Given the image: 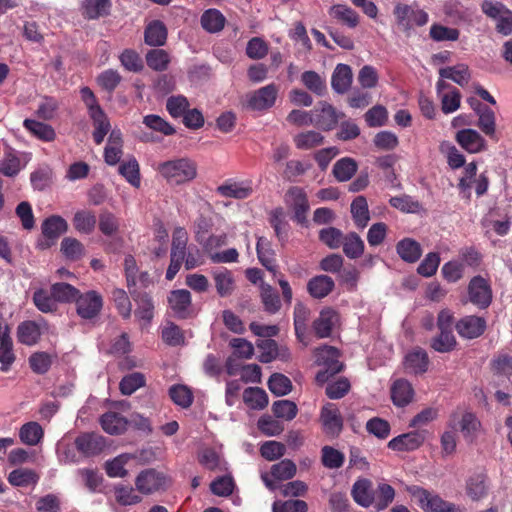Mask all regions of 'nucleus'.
<instances>
[{"label": "nucleus", "mask_w": 512, "mask_h": 512, "mask_svg": "<svg viewBox=\"0 0 512 512\" xmlns=\"http://www.w3.org/2000/svg\"><path fill=\"white\" fill-rule=\"evenodd\" d=\"M301 81L307 89L317 95H322L325 92V80L315 71H305L302 73Z\"/></svg>", "instance_id": "e2e57ef3"}, {"label": "nucleus", "mask_w": 512, "mask_h": 512, "mask_svg": "<svg viewBox=\"0 0 512 512\" xmlns=\"http://www.w3.org/2000/svg\"><path fill=\"white\" fill-rule=\"evenodd\" d=\"M67 230L68 223L63 217L59 215L47 217L41 224L43 238L38 241V247L42 250L52 247Z\"/></svg>", "instance_id": "20e7f679"}, {"label": "nucleus", "mask_w": 512, "mask_h": 512, "mask_svg": "<svg viewBox=\"0 0 512 512\" xmlns=\"http://www.w3.org/2000/svg\"><path fill=\"white\" fill-rule=\"evenodd\" d=\"M456 140L469 153H478L486 149L485 139L473 129H463L457 132Z\"/></svg>", "instance_id": "a211bd4d"}, {"label": "nucleus", "mask_w": 512, "mask_h": 512, "mask_svg": "<svg viewBox=\"0 0 512 512\" xmlns=\"http://www.w3.org/2000/svg\"><path fill=\"white\" fill-rule=\"evenodd\" d=\"M77 314L82 319H93L101 311L103 307L102 296L94 290L85 293H79L75 298Z\"/></svg>", "instance_id": "39448f33"}, {"label": "nucleus", "mask_w": 512, "mask_h": 512, "mask_svg": "<svg viewBox=\"0 0 512 512\" xmlns=\"http://www.w3.org/2000/svg\"><path fill=\"white\" fill-rule=\"evenodd\" d=\"M62 254L70 260H78L84 255V246L83 244L73 237H65L61 241Z\"/></svg>", "instance_id": "6e6d98bb"}, {"label": "nucleus", "mask_w": 512, "mask_h": 512, "mask_svg": "<svg viewBox=\"0 0 512 512\" xmlns=\"http://www.w3.org/2000/svg\"><path fill=\"white\" fill-rule=\"evenodd\" d=\"M188 235L184 228H176L173 233L171 257L184 260Z\"/></svg>", "instance_id": "052dcab7"}, {"label": "nucleus", "mask_w": 512, "mask_h": 512, "mask_svg": "<svg viewBox=\"0 0 512 512\" xmlns=\"http://www.w3.org/2000/svg\"><path fill=\"white\" fill-rule=\"evenodd\" d=\"M269 390L276 396H284L292 389V383L288 377L280 373H274L268 381Z\"/></svg>", "instance_id": "680f3d73"}, {"label": "nucleus", "mask_w": 512, "mask_h": 512, "mask_svg": "<svg viewBox=\"0 0 512 512\" xmlns=\"http://www.w3.org/2000/svg\"><path fill=\"white\" fill-rule=\"evenodd\" d=\"M486 321L478 316H466L456 323V330L462 338L474 339L483 334Z\"/></svg>", "instance_id": "f3484780"}, {"label": "nucleus", "mask_w": 512, "mask_h": 512, "mask_svg": "<svg viewBox=\"0 0 512 512\" xmlns=\"http://www.w3.org/2000/svg\"><path fill=\"white\" fill-rule=\"evenodd\" d=\"M320 421L323 431L329 436H338L342 430V417L337 406L333 403H326L322 407L320 413Z\"/></svg>", "instance_id": "9b49d317"}, {"label": "nucleus", "mask_w": 512, "mask_h": 512, "mask_svg": "<svg viewBox=\"0 0 512 512\" xmlns=\"http://www.w3.org/2000/svg\"><path fill=\"white\" fill-rule=\"evenodd\" d=\"M167 39V29L163 22L154 20L145 29V43L150 46H162Z\"/></svg>", "instance_id": "2f4dec72"}, {"label": "nucleus", "mask_w": 512, "mask_h": 512, "mask_svg": "<svg viewBox=\"0 0 512 512\" xmlns=\"http://www.w3.org/2000/svg\"><path fill=\"white\" fill-rule=\"evenodd\" d=\"M189 106L188 99L183 95L170 96L166 101V109L173 118L182 117Z\"/></svg>", "instance_id": "69168bd1"}, {"label": "nucleus", "mask_w": 512, "mask_h": 512, "mask_svg": "<svg viewBox=\"0 0 512 512\" xmlns=\"http://www.w3.org/2000/svg\"><path fill=\"white\" fill-rule=\"evenodd\" d=\"M322 452V464L329 469H338L340 468L345 460V456L339 450L331 447L324 446L321 450Z\"/></svg>", "instance_id": "0e129e2a"}, {"label": "nucleus", "mask_w": 512, "mask_h": 512, "mask_svg": "<svg viewBox=\"0 0 512 512\" xmlns=\"http://www.w3.org/2000/svg\"><path fill=\"white\" fill-rule=\"evenodd\" d=\"M156 171L172 185H181L197 176L196 163L187 157L176 158L159 163Z\"/></svg>", "instance_id": "f257e3e1"}, {"label": "nucleus", "mask_w": 512, "mask_h": 512, "mask_svg": "<svg viewBox=\"0 0 512 512\" xmlns=\"http://www.w3.org/2000/svg\"><path fill=\"white\" fill-rule=\"evenodd\" d=\"M257 255L261 264L266 267L269 271L276 275V266L274 259V251L271 248L270 242L264 238L259 237L257 241Z\"/></svg>", "instance_id": "ea45409f"}, {"label": "nucleus", "mask_w": 512, "mask_h": 512, "mask_svg": "<svg viewBox=\"0 0 512 512\" xmlns=\"http://www.w3.org/2000/svg\"><path fill=\"white\" fill-rule=\"evenodd\" d=\"M122 147V134L118 130H112L104 151V159L108 165H116L120 161L123 155Z\"/></svg>", "instance_id": "5701e85b"}, {"label": "nucleus", "mask_w": 512, "mask_h": 512, "mask_svg": "<svg viewBox=\"0 0 512 512\" xmlns=\"http://www.w3.org/2000/svg\"><path fill=\"white\" fill-rule=\"evenodd\" d=\"M20 440L26 445H36L43 437V429L37 422L24 424L19 431Z\"/></svg>", "instance_id": "49530a36"}, {"label": "nucleus", "mask_w": 512, "mask_h": 512, "mask_svg": "<svg viewBox=\"0 0 512 512\" xmlns=\"http://www.w3.org/2000/svg\"><path fill=\"white\" fill-rule=\"evenodd\" d=\"M436 90L443 113L450 114L459 109L461 94L456 88L451 87L444 80H439L436 84Z\"/></svg>", "instance_id": "f8f14e48"}, {"label": "nucleus", "mask_w": 512, "mask_h": 512, "mask_svg": "<svg viewBox=\"0 0 512 512\" xmlns=\"http://www.w3.org/2000/svg\"><path fill=\"white\" fill-rule=\"evenodd\" d=\"M168 302L173 312L181 317H186L191 305V294L188 290L180 289L170 293Z\"/></svg>", "instance_id": "a878e982"}, {"label": "nucleus", "mask_w": 512, "mask_h": 512, "mask_svg": "<svg viewBox=\"0 0 512 512\" xmlns=\"http://www.w3.org/2000/svg\"><path fill=\"white\" fill-rule=\"evenodd\" d=\"M352 83V71L348 65L338 64L332 74L331 85L337 93L346 92Z\"/></svg>", "instance_id": "c85d7f7f"}, {"label": "nucleus", "mask_w": 512, "mask_h": 512, "mask_svg": "<svg viewBox=\"0 0 512 512\" xmlns=\"http://www.w3.org/2000/svg\"><path fill=\"white\" fill-rule=\"evenodd\" d=\"M169 395L176 405L183 408L189 407L193 401L192 391L185 385H173L169 389Z\"/></svg>", "instance_id": "bf43d9fd"}, {"label": "nucleus", "mask_w": 512, "mask_h": 512, "mask_svg": "<svg viewBox=\"0 0 512 512\" xmlns=\"http://www.w3.org/2000/svg\"><path fill=\"white\" fill-rule=\"evenodd\" d=\"M440 80L450 79L460 86H465L470 80V72L465 64H458L452 67H444L439 70Z\"/></svg>", "instance_id": "72a5a7b5"}, {"label": "nucleus", "mask_w": 512, "mask_h": 512, "mask_svg": "<svg viewBox=\"0 0 512 512\" xmlns=\"http://www.w3.org/2000/svg\"><path fill=\"white\" fill-rule=\"evenodd\" d=\"M27 161L26 157L22 158L16 151L8 149L0 160V172L7 177H13L25 167Z\"/></svg>", "instance_id": "412c9836"}, {"label": "nucleus", "mask_w": 512, "mask_h": 512, "mask_svg": "<svg viewBox=\"0 0 512 512\" xmlns=\"http://www.w3.org/2000/svg\"><path fill=\"white\" fill-rule=\"evenodd\" d=\"M18 340L25 345H34L40 338V328L33 321L23 322L18 326Z\"/></svg>", "instance_id": "a18cd8bd"}, {"label": "nucleus", "mask_w": 512, "mask_h": 512, "mask_svg": "<svg viewBox=\"0 0 512 512\" xmlns=\"http://www.w3.org/2000/svg\"><path fill=\"white\" fill-rule=\"evenodd\" d=\"M475 112L479 117L478 127L481 129L483 133L490 137H493L495 135L496 128L494 112L490 108L482 104H478V106L475 108Z\"/></svg>", "instance_id": "58836bf2"}, {"label": "nucleus", "mask_w": 512, "mask_h": 512, "mask_svg": "<svg viewBox=\"0 0 512 512\" xmlns=\"http://www.w3.org/2000/svg\"><path fill=\"white\" fill-rule=\"evenodd\" d=\"M78 290L72 285L67 283H55L51 287V293L57 302H70L75 301L78 295Z\"/></svg>", "instance_id": "338daca9"}, {"label": "nucleus", "mask_w": 512, "mask_h": 512, "mask_svg": "<svg viewBox=\"0 0 512 512\" xmlns=\"http://www.w3.org/2000/svg\"><path fill=\"white\" fill-rule=\"evenodd\" d=\"M216 193L226 198L246 199L253 193V183L251 180L227 179L216 188Z\"/></svg>", "instance_id": "9d476101"}, {"label": "nucleus", "mask_w": 512, "mask_h": 512, "mask_svg": "<svg viewBox=\"0 0 512 512\" xmlns=\"http://www.w3.org/2000/svg\"><path fill=\"white\" fill-rule=\"evenodd\" d=\"M339 119L337 111L328 103L320 102L313 109V125L322 130H332Z\"/></svg>", "instance_id": "4468645a"}, {"label": "nucleus", "mask_w": 512, "mask_h": 512, "mask_svg": "<svg viewBox=\"0 0 512 512\" xmlns=\"http://www.w3.org/2000/svg\"><path fill=\"white\" fill-rule=\"evenodd\" d=\"M407 491L424 512H461L454 504L443 500L438 494L419 486H410Z\"/></svg>", "instance_id": "f03ea898"}, {"label": "nucleus", "mask_w": 512, "mask_h": 512, "mask_svg": "<svg viewBox=\"0 0 512 512\" xmlns=\"http://www.w3.org/2000/svg\"><path fill=\"white\" fill-rule=\"evenodd\" d=\"M357 171V163L350 157L338 160L333 167V175L340 182L348 181Z\"/></svg>", "instance_id": "c03bdc74"}, {"label": "nucleus", "mask_w": 512, "mask_h": 512, "mask_svg": "<svg viewBox=\"0 0 512 512\" xmlns=\"http://www.w3.org/2000/svg\"><path fill=\"white\" fill-rule=\"evenodd\" d=\"M39 480L37 473L28 468H18L11 471L8 475V482L12 486L25 487L28 485H35Z\"/></svg>", "instance_id": "4c0bfd02"}, {"label": "nucleus", "mask_w": 512, "mask_h": 512, "mask_svg": "<svg viewBox=\"0 0 512 512\" xmlns=\"http://www.w3.org/2000/svg\"><path fill=\"white\" fill-rule=\"evenodd\" d=\"M279 88L275 84H268L246 95L247 107L262 111L271 108L277 99Z\"/></svg>", "instance_id": "423d86ee"}, {"label": "nucleus", "mask_w": 512, "mask_h": 512, "mask_svg": "<svg viewBox=\"0 0 512 512\" xmlns=\"http://www.w3.org/2000/svg\"><path fill=\"white\" fill-rule=\"evenodd\" d=\"M74 228L83 234H90L96 226V216L92 211L80 210L73 217Z\"/></svg>", "instance_id": "37998d69"}, {"label": "nucleus", "mask_w": 512, "mask_h": 512, "mask_svg": "<svg viewBox=\"0 0 512 512\" xmlns=\"http://www.w3.org/2000/svg\"><path fill=\"white\" fill-rule=\"evenodd\" d=\"M132 459L130 454H121L114 459L107 461L105 464V470L109 477L112 478H123L127 475L125 465L129 460Z\"/></svg>", "instance_id": "8fccbe9b"}, {"label": "nucleus", "mask_w": 512, "mask_h": 512, "mask_svg": "<svg viewBox=\"0 0 512 512\" xmlns=\"http://www.w3.org/2000/svg\"><path fill=\"white\" fill-rule=\"evenodd\" d=\"M201 25L210 33L221 31L225 25V17L217 9H208L201 16Z\"/></svg>", "instance_id": "79ce46f5"}, {"label": "nucleus", "mask_w": 512, "mask_h": 512, "mask_svg": "<svg viewBox=\"0 0 512 512\" xmlns=\"http://www.w3.org/2000/svg\"><path fill=\"white\" fill-rule=\"evenodd\" d=\"M135 485L139 492L151 494L165 487L166 478L160 472L147 469L137 476Z\"/></svg>", "instance_id": "ddd939ff"}, {"label": "nucleus", "mask_w": 512, "mask_h": 512, "mask_svg": "<svg viewBox=\"0 0 512 512\" xmlns=\"http://www.w3.org/2000/svg\"><path fill=\"white\" fill-rule=\"evenodd\" d=\"M294 142L298 149L309 150L323 144L324 137L319 132L307 131L297 134Z\"/></svg>", "instance_id": "864d4df0"}, {"label": "nucleus", "mask_w": 512, "mask_h": 512, "mask_svg": "<svg viewBox=\"0 0 512 512\" xmlns=\"http://www.w3.org/2000/svg\"><path fill=\"white\" fill-rule=\"evenodd\" d=\"M24 127L37 138L44 141L54 140L56 134L50 125L32 119L24 120Z\"/></svg>", "instance_id": "09e8293b"}, {"label": "nucleus", "mask_w": 512, "mask_h": 512, "mask_svg": "<svg viewBox=\"0 0 512 512\" xmlns=\"http://www.w3.org/2000/svg\"><path fill=\"white\" fill-rule=\"evenodd\" d=\"M134 300L137 303V309L135 311L136 318L142 322V326L147 325L153 318V310L154 305L151 298L147 294L134 296L132 293Z\"/></svg>", "instance_id": "a19ab883"}, {"label": "nucleus", "mask_w": 512, "mask_h": 512, "mask_svg": "<svg viewBox=\"0 0 512 512\" xmlns=\"http://www.w3.org/2000/svg\"><path fill=\"white\" fill-rule=\"evenodd\" d=\"M146 62L151 69L164 71L170 63V56L163 49H153L146 54Z\"/></svg>", "instance_id": "4d7b16f0"}, {"label": "nucleus", "mask_w": 512, "mask_h": 512, "mask_svg": "<svg viewBox=\"0 0 512 512\" xmlns=\"http://www.w3.org/2000/svg\"><path fill=\"white\" fill-rule=\"evenodd\" d=\"M285 201L294 210L296 220L303 223L309 210L307 196L303 189L299 187L290 188L286 193Z\"/></svg>", "instance_id": "2eb2a0df"}, {"label": "nucleus", "mask_w": 512, "mask_h": 512, "mask_svg": "<svg viewBox=\"0 0 512 512\" xmlns=\"http://www.w3.org/2000/svg\"><path fill=\"white\" fill-rule=\"evenodd\" d=\"M370 486L371 483L367 479H360L354 483L352 488V496L355 502L365 507L372 503Z\"/></svg>", "instance_id": "5fc2aeb1"}, {"label": "nucleus", "mask_w": 512, "mask_h": 512, "mask_svg": "<svg viewBox=\"0 0 512 512\" xmlns=\"http://www.w3.org/2000/svg\"><path fill=\"white\" fill-rule=\"evenodd\" d=\"M110 0H84L81 4L82 15L87 19H97L109 14Z\"/></svg>", "instance_id": "c756f323"}, {"label": "nucleus", "mask_w": 512, "mask_h": 512, "mask_svg": "<svg viewBox=\"0 0 512 512\" xmlns=\"http://www.w3.org/2000/svg\"><path fill=\"white\" fill-rule=\"evenodd\" d=\"M296 471V464L292 460L284 459L272 465L270 474L275 480L283 481L293 478Z\"/></svg>", "instance_id": "3c124183"}, {"label": "nucleus", "mask_w": 512, "mask_h": 512, "mask_svg": "<svg viewBox=\"0 0 512 512\" xmlns=\"http://www.w3.org/2000/svg\"><path fill=\"white\" fill-rule=\"evenodd\" d=\"M310 311L302 303H297L294 308V327L295 332L300 341H304L306 332V322L309 318Z\"/></svg>", "instance_id": "13d9d810"}, {"label": "nucleus", "mask_w": 512, "mask_h": 512, "mask_svg": "<svg viewBox=\"0 0 512 512\" xmlns=\"http://www.w3.org/2000/svg\"><path fill=\"white\" fill-rule=\"evenodd\" d=\"M243 401L253 410H262L268 405L266 392L258 387H249L243 393Z\"/></svg>", "instance_id": "e433bc0d"}, {"label": "nucleus", "mask_w": 512, "mask_h": 512, "mask_svg": "<svg viewBox=\"0 0 512 512\" xmlns=\"http://www.w3.org/2000/svg\"><path fill=\"white\" fill-rule=\"evenodd\" d=\"M316 362L318 365L323 366L324 370L316 374V381L320 384L325 383L330 376L338 373L342 369V364L339 361V352L332 346H323L316 350Z\"/></svg>", "instance_id": "7ed1b4c3"}, {"label": "nucleus", "mask_w": 512, "mask_h": 512, "mask_svg": "<svg viewBox=\"0 0 512 512\" xmlns=\"http://www.w3.org/2000/svg\"><path fill=\"white\" fill-rule=\"evenodd\" d=\"M89 116L94 126V141L96 144H101L111 129L110 122L101 108H94L93 112L89 113Z\"/></svg>", "instance_id": "bb28decb"}, {"label": "nucleus", "mask_w": 512, "mask_h": 512, "mask_svg": "<svg viewBox=\"0 0 512 512\" xmlns=\"http://www.w3.org/2000/svg\"><path fill=\"white\" fill-rule=\"evenodd\" d=\"M213 278L218 294L222 297L228 296L234 289L232 273L226 268H218L213 271Z\"/></svg>", "instance_id": "c9c22d12"}, {"label": "nucleus", "mask_w": 512, "mask_h": 512, "mask_svg": "<svg viewBox=\"0 0 512 512\" xmlns=\"http://www.w3.org/2000/svg\"><path fill=\"white\" fill-rule=\"evenodd\" d=\"M329 14L332 18L342 22L350 28L356 27L359 23L358 14L347 5H333L329 9Z\"/></svg>", "instance_id": "f704fd0d"}, {"label": "nucleus", "mask_w": 512, "mask_h": 512, "mask_svg": "<svg viewBox=\"0 0 512 512\" xmlns=\"http://www.w3.org/2000/svg\"><path fill=\"white\" fill-rule=\"evenodd\" d=\"M429 358L425 350L414 348L404 359V368L410 374H422L427 371Z\"/></svg>", "instance_id": "6ab92c4d"}, {"label": "nucleus", "mask_w": 512, "mask_h": 512, "mask_svg": "<svg viewBox=\"0 0 512 512\" xmlns=\"http://www.w3.org/2000/svg\"><path fill=\"white\" fill-rule=\"evenodd\" d=\"M145 385V377L143 374L135 372L126 375L120 382V391L124 395H131L137 389Z\"/></svg>", "instance_id": "774afa93"}, {"label": "nucleus", "mask_w": 512, "mask_h": 512, "mask_svg": "<svg viewBox=\"0 0 512 512\" xmlns=\"http://www.w3.org/2000/svg\"><path fill=\"white\" fill-rule=\"evenodd\" d=\"M457 426H459L463 437L471 441L477 436L481 423L472 412H464L460 415L458 411H455L450 415L448 428L456 430Z\"/></svg>", "instance_id": "0eeeda50"}, {"label": "nucleus", "mask_w": 512, "mask_h": 512, "mask_svg": "<svg viewBox=\"0 0 512 512\" xmlns=\"http://www.w3.org/2000/svg\"><path fill=\"white\" fill-rule=\"evenodd\" d=\"M105 445V439L95 433H84L75 439L76 449L84 456H93L100 453Z\"/></svg>", "instance_id": "dca6fc26"}, {"label": "nucleus", "mask_w": 512, "mask_h": 512, "mask_svg": "<svg viewBox=\"0 0 512 512\" xmlns=\"http://www.w3.org/2000/svg\"><path fill=\"white\" fill-rule=\"evenodd\" d=\"M396 251L399 257L408 263L417 262L422 255L421 245L412 238H404L396 245Z\"/></svg>", "instance_id": "393cba45"}, {"label": "nucleus", "mask_w": 512, "mask_h": 512, "mask_svg": "<svg viewBox=\"0 0 512 512\" xmlns=\"http://www.w3.org/2000/svg\"><path fill=\"white\" fill-rule=\"evenodd\" d=\"M342 246L346 256L351 259L358 258L364 252V242L360 236L354 232L345 236Z\"/></svg>", "instance_id": "603ef678"}, {"label": "nucleus", "mask_w": 512, "mask_h": 512, "mask_svg": "<svg viewBox=\"0 0 512 512\" xmlns=\"http://www.w3.org/2000/svg\"><path fill=\"white\" fill-rule=\"evenodd\" d=\"M427 437L426 430H413L398 435L388 442V448L397 452H410L420 448Z\"/></svg>", "instance_id": "6e6552de"}, {"label": "nucleus", "mask_w": 512, "mask_h": 512, "mask_svg": "<svg viewBox=\"0 0 512 512\" xmlns=\"http://www.w3.org/2000/svg\"><path fill=\"white\" fill-rule=\"evenodd\" d=\"M469 300L479 308H486L492 301L489 283L481 276H475L468 285Z\"/></svg>", "instance_id": "1a4fd4ad"}, {"label": "nucleus", "mask_w": 512, "mask_h": 512, "mask_svg": "<svg viewBox=\"0 0 512 512\" xmlns=\"http://www.w3.org/2000/svg\"><path fill=\"white\" fill-rule=\"evenodd\" d=\"M334 288V281L331 277L326 275H319L312 278L308 284L307 289L310 295L314 298L326 297Z\"/></svg>", "instance_id": "7c9ffc66"}, {"label": "nucleus", "mask_w": 512, "mask_h": 512, "mask_svg": "<svg viewBox=\"0 0 512 512\" xmlns=\"http://www.w3.org/2000/svg\"><path fill=\"white\" fill-rule=\"evenodd\" d=\"M338 322V314L332 309H324L314 321L313 327L319 338L330 336L332 329Z\"/></svg>", "instance_id": "b1692460"}, {"label": "nucleus", "mask_w": 512, "mask_h": 512, "mask_svg": "<svg viewBox=\"0 0 512 512\" xmlns=\"http://www.w3.org/2000/svg\"><path fill=\"white\" fill-rule=\"evenodd\" d=\"M465 490L468 497L474 501L484 498L488 492L486 475L482 472L470 475L466 480Z\"/></svg>", "instance_id": "4be33fe9"}, {"label": "nucleus", "mask_w": 512, "mask_h": 512, "mask_svg": "<svg viewBox=\"0 0 512 512\" xmlns=\"http://www.w3.org/2000/svg\"><path fill=\"white\" fill-rule=\"evenodd\" d=\"M100 424L106 433L117 435L126 430L128 421L116 412H107L100 418Z\"/></svg>", "instance_id": "cd10ccee"}, {"label": "nucleus", "mask_w": 512, "mask_h": 512, "mask_svg": "<svg viewBox=\"0 0 512 512\" xmlns=\"http://www.w3.org/2000/svg\"><path fill=\"white\" fill-rule=\"evenodd\" d=\"M351 214L355 225L364 229L370 220L368 203L364 196L356 197L351 203Z\"/></svg>", "instance_id": "473e14b6"}, {"label": "nucleus", "mask_w": 512, "mask_h": 512, "mask_svg": "<svg viewBox=\"0 0 512 512\" xmlns=\"http://www.w3.org/2000/svg\"><path fill=\"white\" fill-rule=\"evenodd\" d=\"M119 173L135 188L141 185L139 164L135 158H130L119 166Z\"/></svg>", "instance_id": "de8ad7c7"}, {"label": "nucleus", "mask_w": 512, "mask_h": 512, "mask_svg": "<svg viewBox=\"0 0 512 512\" xmlns=\"http://www.w3.org/2000/svg\"><path fill=\"white\" fill-rule=\"evenodd\" d=\"M414 389L409 381L398 379L391 386V399L397 407H405L412 402Z\"/></svg>", "instance_id": "aec40b11"}]
</instances>
